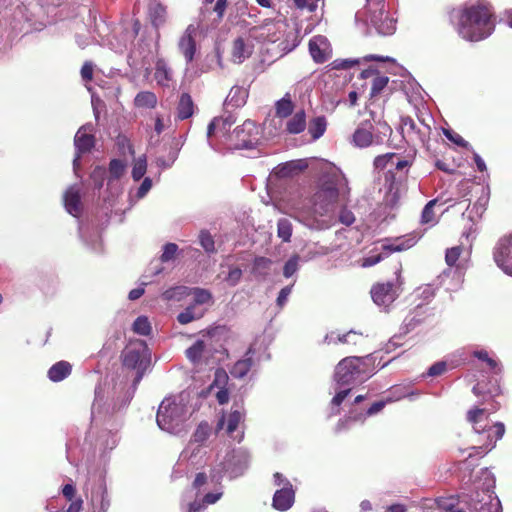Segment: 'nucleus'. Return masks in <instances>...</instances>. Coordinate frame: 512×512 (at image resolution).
Wrapping results in <instances>:
<instances>
[{"instance_id": "f257e3e1", "label": "nucleus", "mask_w": 512, "mask_h": 512, "mask_svg": "<svg viewBox=\"0 0 512 512\" xmlns=\"http://www.w3.org/2000/svg\"><path fill=\"white\" fill-rule=\"evenodd\" d=\"M150 365V354L144 342L126 347L123 352V367L135 371L132 391L99 384L95 388V398L91 407L92 423L98 425L108 421L112 415L125 408L131 401L137 385Z\"/></svg>"}, {"instance_id": "f03ea898", "label": "nucleus", "mask_w": 512, "mask_h": 512, "mask_svg": "<svg viewBox=\"0 0 512 512\" xmlns=\"http://www.w3.org/2000/svg\"><path fill=\"white\" fill-rule=\"evenodd\" d=\"M350 192L344 173L330 166L321 176L319 189L313 196L311 213L303 216L300 222L311 230L321 231L331 228L335 222V204L345 200Z\"/></svg>"}, {"instance_id": "7ed1b4c3", "label": "nucleus", "mask_w": 512, "mask_h": 512, "mask_svg": "<svg viewBox=\"0 0 512 512\" xmlns=\"http://www.w3.org/2000/svg\"><path fill=\"white\" fill-rule=\"evenodd\" d=\"M490 5L483 0L466 2L450 13V21L458 35L466 41L478 42L489 37L495 28Z\"/></svg>"}, {"instance_id": "20e7f679", "label": "nucleus", "mask_w": 512, "mask_h": 512, "mask_svg": "<svg viewBox=\"0 0 512 512\" xmlns=\"http://www.w3.org/2000/svg\"><path fill=\"white\" fill-rule=\"evenodd\" d=\"M374 374L370 355L364 357L349 356L342 359L335 367L334 382L336 394L330 403V416L340 412V405L349 395L351 386L363 383Z\"/></svg>"}, {"instance_id": "39448f33", "label": "nucleus", "mask_w": 512, "mask_h": 512, "mask_svg": "<svg viewBox=\"0 0 512 512\" xmlns=\"http://www.w3.org/2000/svg\"><path fill=\"white\" fill-rule=\"evenodd\" d=\"M489 405L490 407H477L467 412V420L478 437L476 441L480 443L479 446L471 447V450L479 455H485L491 451L505 433V425L502 422L490 424L488 419L489 414L499 409V404L493 400Z\"/></svg>"}, {"instance_id": "423d86ee", "label": "nucleus", "mask_w": 512, "mask_h": 512, "mask_svg": "<svg viewBox=\"0 0 512 512\" xmlns=\"http://www.w3.org/2000/svg\"><path fill=\"white\" fill-rule=\"evenodd\" d=\"M479 473V480L474 484L475 491L465 495L463 502L471 512H502L501 502L494 492V475L487 468Z\"/></svg>"}, {"instance_id": "0eeeda50", "label": "nucleus", "mask_w": 512, "mask_h": 512, "mask_svg": "<svg viewBox=\"0 0 512 512\" xmlns=\"http://www.w3.org/2000/svg\"><path fill=\"white\" fill-rule=\"evenodd\" d=\"M188 416V408L182 395L165 398L159 405L156 421L158 427L171 434H179Z\"/></svg>"}, {"instance_id": "6e6552de", "label": "nucleus", "mask_w": 512, "mask_h": 512, "mask_svg": "<svg viewBox=\"0 0 512 512\" xmlns=\"http://www.w3.org/2000/svg\"><path fill=\"white\" fill-rule=\"evenodd\" d=\"M250 454L243 447L227 451L224 456L217 457L215 465L211 468V481L218 483L227 476L230 480L242 476L249 468Z\"/></svg>"}, {"instance_id": "1a4fd4ad", "label": "nucleus", "mask_w": 512, "mask_h": 512, "mask_svg": "<svg viewBox=\"0 0 512 512\" xmlns=\"http://www.w3.org/2000/svg\"><path fill=\"white\" fill-rule=\"evenodd\" d=\"M192 486L197 494H204V496L201 500L188 503L186 512H201L207 505L215 504L223 495L221 481L212 482L211 474L209 476L203 472L196 474Z\"/></svg>"}, {"instance_id": "9d476101", "label": "nucleus", "mask_w": 512, "mask_h": 512, "mask_svg": "<svg viewBox=\"0 0 512 512\" xmlns=\"http://www.w3.org/2000/svg\"><path fill=\"white\" fill-rule=\"evenodd\" d=\"M262 134V129L254 121L246 120L228 138L233 149L254 150L261 144Z\"/></svg>"}, {"instance_id": "9b49d317", "label": "nucleus", "mask_w": 512, "mask_h": 512, "mask_svg": "<svg viewBox=\"0 0 512 512\" xmlns=\"http://www.w3.org/2000/svg\"><path fill=\"white\" fill-rule=\"evenodd\" d=\"M370 6L369 23L381 36H391L396 31L397 19L394 18L385 6V0H366Z\"/></svg>"}, {"instance_id": "f8f14e48", "label": "nucleus", "mask_w": 512, "mask_h": 512, "mask_svg": "<svg viewBox=\"0 0 512 512\" xmlns=\"http://www.w3.org/2000/svg\"><path fill=\"white\" fill-rule=\"evenodd\" d=\"M371 128L372 126L369 123H362L358 126L352 136L353 144L356 147L366 148L370 145H380L392 131L385 122L379 124L377 133L372 132Z\"/></svg>"}, {"instance_id": "ddd939ff", "label": "nucleus", "mask_w": 512, "mask_h": 512, "mask_svg": "<svg viewBox=\"0 0 512 512\" xmlns=\"http://www.w3.org/2000/svg\"><path fill=\"white\" fill-rule=\"evenodd\" d=\"M245 419V411L242 405L234 404L232 410L223 414L217 423V429L225 428L227 435L241 442L244 438L243 423Z\"/></svg>"}, {"instance_id": "4468645a", "label": "nucleus", "mask_w": 512, "mask_h": 512, "mask_svg": "<svg viewBox=\"0 0 512 512\" xmlns=\"http://www.w3.org/2000/svg\"><path fill=\"white\" fill-rule=\"evenodd\" d=\"M158 51V43L153 38H141L131 50L128 61L130 66L145 67L150 65L151 59Z\"/></svg>"}, {"instance_id": "2eb2a0df", "label": "nucleus", "mask_w": 512, "mask_h": 512, "mask_svg": "<svg viewBox=\"0 0 512 512\" xmlns=\"http://www.w3.org/2000/svg\"><path fill=\"white\" fill-rule=\"evenodd\" d=\"M92 130V124H85L79 128L74 137V146L76 152L73 159V170L77 176L78 169L80 167L81 155L90 152L95 144L94 136L90 133Z\"/></svg>"}, {"instance_id": "dca6fc26", "label": "nucleus", "mask_w": 512, "mask_h": 512, "mask_svg": "<svg viewBox=\"0 0 512 512\" xmlns=\"http://www.w3.org/2000/svg\"><path fill=\"white\" fill-rule=\"evenodd\" d=\"M208 435V427L206 425H199L193 434L192 441L180 454L178 465H182V463L185 461L191 463L192 465L198 464L199 462L196 461V458L198 455L205 453L201 444L208 438Z\"/></svg>"}, {"instance_id": "f3484780", "label": "nucleus", "mask_w": 512, "mask_h": 512, "mask_svg": "<svg viewBox=\"0 0 512 512\" xmlns=\"http://www.w3.org/2000/svg\"><path fill=\"white\" fill-rule=\"evenodd\" d=\"M493 258L505 274L512 276V233L499 239L493 251Z\"/></svg>"}, {"instance_id": "a211bd4d", "label": "nucleus", "mask_w": 512, "mask_h": 512, "mask_svg": "<svg viewBox=\"0 0 512 512\" xmlns=\"http://www.w3.org/2000/svg\"><path fill=\"white\" fill-rule=\"evenodd\" d=\"M281 36V25L273 20H265L261 25L249 29V37L257 42L275 43Z\"/></svg>"}, {"instance_id": "6ab92c4d", "label": "nucleus", "mask_w": 512, "mask_h": 512, "mask_svg": "<svg viewBox=\"0 0 512 512\" xmlns=\"http://www.w3.org/2000/svg\"><path fill=\"white\" fill-rule=\"evenodd\" d=\"M89 501L92 506V512H108L111 505V498L104 477H100L99 480L92 485Z\"/></svg>"}, {"instance_id": "aec40b11", "label": "nucleus", "mask_w": 512, "mask_h": 512, "mask_svg": "<svg viewBox=\"0 0 512 512\" xmlns=\"http://www.w3.org/2000/svg\"><path fill=\"white\" fill-rule=\"evenodd\" d=\"M371 297L374 303L386 310L398 297L394 282L378 283L371 289Z\"/></svg>"}, {"instance_id": "412c9836", "label": "nucleus", "mask_w": 512, "mask_h": 512, "mask_svg": "<svg viewBox=\"0 0 512 512\" xmlns=\"http://www.w3.org/2000/svg\"><path fill=\"white\" fill-rule=\"evenodd\" d=\"M94 33H97L100 44L108 46L116 53H123L127 49L128 42L135 36L137 31H122L119 36L117 35H102L100 28L96 25Z\"/></svg>"}, {"instance_id": "4be33fe9", "label": "nucleus", "mask_w": 512, "mask_h": 512, "mask_svg": "<svg viewBox=\"0 0 512 512\" xmlns=\"http://www.w3.org/2000/svg\"><path fill=\"white\" fill-rule=\"evenodd\" d=\"M415 244L413 238H410L406 241L396 240L395 243L383 245V252L372 254L363 259L362 266L363 267H371L379 263L384 258L388 257L392 252H400L409 249Z\"/></svg>"}, {"instance_id": "5701e85b", "label": "nucleus", "mask_w": 512, "mask_h": 512, "mask_svg": "<svg viewBox=\"0 0 512 512\" xmlns=\"http://www.w3.org/2000/svg\"><path fill=\"white\" fill-rule=\"evenodd\" d=\"M309 52L316 63H324L331 57L332 48L325 36L316 35L309 41Z\"/></svg>"}, {"instance_id": "b1692460", "label": "nucleus", "mask_w": 512, "mask_h": 512, "mask_svg": "<svg viewBox=\"0 0 512 512\" xmlns=\"http://www.w3.org/2000/svg\"><path fill=\"white\" fill-rule=\"evenodd\" d=\"M398 158L396 153H386L379 155L374 160V166L376 169L386 170L385 182L389 183V190L392 191L396 188V175L394 174L395 163Z\"/></svg>"}, {"instance_id": "393cba45", "label": "nucleus", "mask_w": 512, "mask_h": 512, "mask_svg": "<svg viewBox=\"0 0 512 512\" xmlns=\"http://www.w3.org/2000/svg\"><path fill=\"white\" fill-rule=\"evenodd\" d=\"M252 40L249 36H240L233 41L231 59L234 63L241 64L252 55L254 49Z\"/></svg>"}, {"instance_id": "a878e982", "label": "nucleus", "mask_w": 512, "mask_h": 512, "mask_svg": "<svg viewBox=\"0 0 512 512\" xmlns=\"http://www.w3.org/2000/svg\"><path fill=\"white\" fill-rule=\"evenodd\" d=\"M255 348L254 345H251L246 352L245 356L238 360L230 369V374L232 377L237 379H242L248 375V373L253 370V368L257 365L259 359L254 358Z\"/></svg>"}, {"instance_id": "bb28decb", "label": "nucleus", "mask_w": 512, "mask_h": 512, "mask_svg": "<svg viewBox=\"0 0 512 512\" xmlns=\"http://www.w3.org/2000/svg\"><path fill=\"white\" fill-rule=\"evenodd\" d=\"M195 35L196 27L194 25H189L178 42V49L184 56L186 63H191L196 53Z\"/></svg>"}, {"instance_id": "cd10ccee", "label": "nucleus", "mask_w": 512, "mask_h": 512, "mask_svg": "<svg viewBox=\"0 0 512 512\" xmlns=\"http://www.w3.org/2000/svg\"><path fill=\"white\" fill-rule=\"evenodd\" d=\"M64 207L73 217L78 218L82 212L81 188L79 185H71L63 196Z\"/></svg>"}, {"instance_id": "c85d7f7f", "label": "nucleus", "mask_w": 512, "mask_h": 512, "mask_svg": "<svg viewBox=\"0 0 512 512\" xmlns=\"http://www.w3.org/2000/svg\"><path fill=\"white\" fill-rule=\"evenodd\" d=\"M295 501V491L292 485L282 487L275 491L272 506L278 511H287L292 507Z\"/></svg>"}, {"instance_id": "c756f323", "label": "nucleus", "mask_w": 512, "mask_h": 512, "mask_svg": "<svg viewBox=\"0 0 512 512\" xmlns=\"http://www.w3.org/2000/svg\"><path fill=\"white\" fill-rule=\"evenodd\" d=\"M154 78L163 88H169L174 83L173 71L163 58L157 59L155 63Z\"/></svg>"}, {"instance_id": "7c9ffc66", "label": "nucleus", "mask_w": 512, "mask_h": 512, "mask_svg": "<svg viewBox=\"0 0 512 512\" xmlns=\"http://www.w3.org/2000/svg\"><path fill=\"white\" fill-rule=\"evenodd\" d=\"M235 122V119L232 116H228L226 118H214L207 127V139L208 144L212 149H215L214 144L211 141V137L215 133H220L223 136L227 134L232 124Z\"/></svg>"}, {"instance_id": "2f4dec72", "label": "nucleus", "mask_w": 512, "mask_h": 512, "mask_svg": "<svg viewBox=\"0 0 512 512\" xmlns=\"http://www.w3.org/2000/svg\"><path fill=\"white\" fill-rule=\"evenodd\" d=\"M13 21L15 22L14 28L26 30L32 28L33 12L29 6L25 4L18 5L13 12Z\"/></svg>"}, {"instance_id": "473e14b6", "label": "nucleus", "mask_w": 512, "mask_h": 512, "mask_svg": "<svg viewBox=\"0 0 512 512\" xmlns=\"http://www.w3.org/2000/svg\"><path fill=\"white\" fill-rule=\"evenodd\" d=\"M469 255L470 249L464 250L462 246H454L446 250L445 261L448 266L456 265L457 268H464Z\"/></svg>"}, {"instance_id": "72a5a7b5", "label": "nucleus", "mask_w": 512, "mask_h": 512, "mask_svg": "<svg viewBox=\"0 0 512 512\" xmlns=\"http://www.w3.org/2000/svg\"><path fill=\"white\" fill-rule=\"evenodd\" d=\"M72 372V366L67 361H59L53 364L48 372L47 377L52 382H60L66 379Z\"/></svg>"}, {"instance_id": "f704fd0d", "label": "nucleus", "mask_w": 512, "mask_h": 512, "mask_svg": "<svg viewBox=\"0 0 512 512\" xmlns=\"http://www.w3.org/2000/svg\"><path fill=\"white\" fill-rule=\"evenodd\" d=\"M248 91L240 86H233L225 99L224 105L232 108L242 107L246 103Z\"/></svg>"}, {"instance_id": "c9c22d12", "label": "nucleus", "mask_w": 512, "mask_h": 512, "mask_svg": "<svg viewBox=\"0 0 512 512\" xmlns=\"http://www.w3.org/2000/svg\"><path fill=\"white\" fill-rule=\"evenodd\" d=\"M306 113L303 109L297 111L286 123V131L289 134H300L306 128Z\"/></svg>"}, {"instance_id": "e433bc0d", "label": "nucleus", "mask_w": 512, "mask_h": 512, "mask_svg": "<svg viewBox=\"0 0 512 512\" xmlns=\"http://www.w3.org/2000/svg\"><path fill=\"white\" fill-rule=\"evenodd\" d=\"M118 440L119 438L116 430H103L97 439V445L100 450L105 453L113 450L117 446Z\"/></svg>"}, {"instance_id": "4c0bfd02", "label": "nucleus", "mask_w": 512, "mask_h": 512, "mask_svg": "<svg viewBox=\"0 0 512 512\" xmlns=\"http://www.w3.org/2000/svg\"><path fill=\"white\" fill-rule=\"evenodd\" d=\"M194 114V102L188 93H182L177 104V118L186 120Z\"/></svg>"}, {"instance_id": "58836bf2", "label": "nucleus", "mask_w": 512, "mask_h": 512, "mask_svg": "<svg viewBox=\"0 0 512 512\" xmlns=\"http://www.w3.org/2000/svg\"><path fill=\"white\" fill-rule=\"evenodd\" d=\"M472 355L479 361L486 364L488 372L497 375L501 372V367L498 361L492 358L488 351L485 349H476L472 352Z\"/></svg>"}, {"instance_id": "ea45409f", "label": "nucleus", "mask_w": 512, "mask_h": 512, "mask_svg": "<svg viewBox=\"0 0 512 512\" xmlns=\"http://www.w3.org/2000/svg\"><path fill=\"white\" fill-rule=\"evenodd\" d=\"M294 110V103L291 95L286 93L281 99L275 103V114L278 118L284 119L292 115Z\"/></svg>"}, {"instance_id": "a19ab883", "label": "nucleus", "mask_w": 512, "mask_h": 512, "mask_svg": "<svg viewBox=\"0 0 512 512\" xmlns=\"http://www.w3.org/2000/svg\"><path fill=\"white\" fill-rule=\"evenodd\" d=\"M327 129V120L325 116H317L310 120L308 124V133L312 140L316 141L321 138Z\"/></svg>"}, {"instance_id": "79ce46f5", "label": "nucleus", "mask_w": 512, "mask_h": 512, "mask_svg": "<svg viewBox=\"0 0 512 512\" xmlns=\"http://www.w3.org/2000/svg\"><path fill=\"white\" fill-rule=\"evenodd\" d=\"M152 179L145 177L142 183L136 188L131 189L129 192V202L131 205L136 204L139 200L143 199L152 188Z\"/></svg>"}, {"instance_id": "37998d69", "label": "nucleus", "mask_w": 512, "mask_h": 512, "mask_svg": "<svg viewBox=\"0 0 512 512\" xmlns=\"http://www.w3.org/2000/svg\"><path fill=\"white\" fill-rule=\"evenodd\" d=\"M386 405L385 401H377L373 403L365 413H359L356 415H351L346 419V422L354 421L363 423L367 416H373L379 413Z\"/></svg>"}, {"instance_id": "c03bdc74", "label": "nucleus", "mask_w": 512, "mask_h": 512, "mask_svg": "<svg viewBox=\"0 0 512 512\" xmlns=\"http://www.w3.org/2000/svg\"><path fill=\"white\" fill-rule=\"evenodd\" d=\"M134 103L139 108H154L157 104V97L153 92L141 91L136 95Z\"/></svg>"}, {"instance_id": "a18cd8bd", "label": "nucleus", "mask_w": 512, "mask_h": 512, "mask_svg": "<svg viewBox=\"0 0 512 512\" xmlns=\"http://www.w3.org/2000/svg\"><path fill=\"white\" fill-rule=\"evenodd\" d=\"M180 148L171 147L166 156H158L155 160L157 167L160 169H168L173 166L178 158Z\"/></svg>"}, {"instance_id": "49530a36", "label": "nucleus", "mask_w": 512, "mask_h": 512, "mask_svg": "<svg viewBox=\"0 0 512 512\" xmlns=\"http://www.w3.org/2000/svg\"><path fill=\"white\" fill-rule=\"evenodd\" d=\"M423 322V317L418 313H411L406 316L404 319L400 331L406 335L413 331L416 327H418Z\"/></svg>"}, {"instance_id": "de8ad7c7", "label": "nucleus", "mask_w": 512, "mask_h": 512, "mask_svg": "<svg viewBox=\"0 0 512 512\" xmlns=\"http://www.w3.org/2000/svg\"><path fill=\"white\" fill-rule=\"evenodd\" d=\"M272 261L266 257H256L253 262L252 272L257 276L268 275Z\"/></svg>"}, {"instance_id": "09e8293b", "label": "nucleus", "mask_w": 512, "mask_h": 512, "mask_svg": "<svg viewBox=\"0 0 512 512\" xmlns=\"http://www.w3.org/2000/svg\"><path fill=\"white\" fill-rule=\"evenodd\" d=\"M277 236L283 242H289L292 236V223L287 218H280L277 222Z\"/></svg>"}, {"instance_id": "8fccbe9b", "label": "nucleus", "mask_w": 512, "mask_h": 512, "mask_svg": "<svg viewBox=\"0 0 512 512\" xmlns=\"http://www.w3.org/2000/svg\"><path fill=\"white\" fill-rule=\"evenodd\" d=\"M410 165L411 163L407 159H404L398 155L394 168V174L396 175V186L405 179Z\"/></svg>"}, {"instance_id": "3c124183", "label": "nucleus", "mask_w": 512, "mask_h": 512, "mask_svg": "<svg viewBox=\"0 0 512 512\" xmlns=\"http://www.w3.org/2000/svg\"><path fill=\"white\" fill-rule=\"evenodd\" d=\"M205 349V343L203 340H197L192 346L186 350V357L192 363H198L203 355Z\"/></svg>"}, {"instance_id": "603ef678", "label": "nucleus", "mask_w": 512, "mask_h": 512, "mask_svg": "<svg viewBox=\"0 0 512 512\" xmlns=\"http://www.w3.org/2000/svg\"><path fill=\"white\" fill-rule=\"evenodd\" d=\"M147 171V159L145 155L138 157L133 164L132 178L134 181L141 180Z\"/></svg>"}, {"instance_id": "864d4df0", "label": "nucleus", "mask_w": 512, "mask_h": 512, "mask_svg": "<svg viewBox=\"0 0 512 512\" xmlns=\"http://www.w3.org/2000/svg\"><path fill=\"white\" fill-rule=\"evenodd\" d=\"M203 316V313H196L195 306L190 305L185 308L184 311L178 314L177 320L180 324H188L196 319H200Z\"/></svg>"}, {"instance_id": "5fc2aeb1", "label": "nucleus", "mask_w": 512, "mask_h": 512, "mask_svg": "<svg viewBox=\"0 0 512 512\" xmlns=\"http://www.w3.org/2000/svg\"><path fill=\"white\" fill-rule=\"evenodd\" d=\"M438 509L439 512H465L459 506V502L452 497L440 499L438 501Z\"/></svg>"}, {"instance_id": "6e6d98bb", "label": "nucleus", "mask_w": 512, "mask_h": 512, "mask_svg": "<svg viewBox=\"0 0 512 512\" xmlns=\"http://www.w3.org/2000/svg\"><path fill=\"white\" fill-rule=\"evenodd\" d=\"M191 293L194 296V306L212 302V294L207 289L196 287L191 290Z\"/></svg>"}, {"instance_id": "4d7b16f0", "label": "nucleus", "mask_w": 512, "mask_h": 512, "mask_svg": "<svg viewBox=\"0 0 512 512\" xmlns=\"http://www.w3.org/2000/svg\"><path fill=\"white\" fill-rule=\"evenodd\" d=\"M199 243L206 253L211 254L215 252V241L212 235L207 230H201L199 233Z\"/></svg>"}, {"instance_id": "13d9d810", "label": "nucleus", "mask_w": 512, "mask_h": 512, "mask_svg": "<svg viewBox=\"0 0 512 512\" xmlns=\"http://www.w3.org/2000/svg\"><path fill=\"white\" fill-rule=\"evenodd\" d=\"M133 331L139 335L147 336L151 332V325L147 317L139 316L133 323Z\"/></svg>"}, {"instance_id": "bf43d9fd", "label": "nucleus", "mask_w": 512, "mask_h": 512, "mask_svg": "<svg viewBox=\"0 0 512 512\" xmlns=\"http://www.w3.org/2000/svg\"><path fill=\"white\" fill-rule=\"evenodd\" d=\"M300 257L298 255L291 256L283 267V275L285 278L292 277L299 270Z\"/></svg>"}, {"instance_id": "052dcab7", "label": "nucleus", "mask_w": 512, "mask_h": 512, "mask_svg": "<svg viewBox=\"0 0 512 512\" xmlns=\"http://www.w3.org/2000/svg\"><path fill=\"white\" fill-rule=\"evenodd\" d=\"M187 287L184 286H176L165 290L162 294L163 299L165 300H181L184 295L187 294Z\"/></svg>"}, {"instance_id": "680f3d73", "label": "nucleus", "mask_w": 512, "mask_h": 512, "mask_svg": "<svg viewBox=\"0 0 512 512\" xmlns=\"http://www.w3.org/2000/svg\"><path fill=\"white\" fill-rule=\"evenodd\" d=\"M242 270L236 266H230L228 274L224 277V282L230 287H235L239 284L242 278Z\"/></svg>"}, {"instance_id": "e2e57ef3", "label": "nucleus", "mask_w": 512, "mask_h": 512, "mask_svg": "<svg viewBox=\"0 0 512 512\" xmlns=\"http://www.w3.org/2000/svg\"><path fill=\"white\" fill-rule=\"evenodd\" d=\"M443 134L449 141L453 142L455 145L462 148L471 149L470 144L458 133L450 129H443Z\"/></svg>"}, {"instance_id": "0e129e2a", "label": "nucleus", "mask_w": 512, "mask_h": 512, "mask_svg": "<svg viewBox=\"0 0 512 512\" xmlns=\"http://www.w3.org/2000/svg\"><path fill=\"white\" fill-rule=\"evenodd\" d=\"M125 163L119 159H113L109 164L110 179H119L125 171Z\"/></svg>"}, {"instance_id": "69168bd1", "label": "nucleus", "mask_w": 512, "mask_h": 512, "mask_svg": "<svg viewBox=\"0 0 512 512\" xmlns=\"http://www.w3.org/2000/svg\"><path fill=\"white\" fill-rule=\"evenodd\" d=\"M337 339L339 342H341L343 344L357 345L363 340V336L361 333H357V332L351 330L345 334L337 335Z\"/></svg>"}, {"instance_id": "338daca9", "label": "nucleus", "mask_w": 512, "mask_h": 512, "mask_svg": "<svg viewBox=\"0 0 512 512\" xmlns=\"http://www.w3.org/2000/svg\"><path fill=\"white\" fill-rule=\"evenodd\" d=\"M107 171L104 167L97 166L91 172L90 178L95 186V188L100 189L103 186L104 180L106 178Z\"/></svg>"}, {"instance_id": "774afa93", "label": "nucleus", "mask_w": 512, "mask_h": 512, "mask_svg": "<svg viewBox=\"0 0 512 512\" xmlns=\"http://www.w3.org/2000/svg\"><path fill=\"white\" fill-rule=\"evenodd\" d=\"M178 252V246L175 243H167L163 246V251L160 256L162 263L173 260Z\"/></svg>"}]
</instances>
